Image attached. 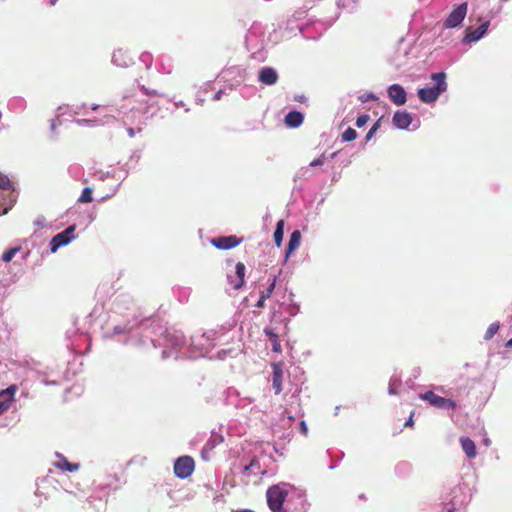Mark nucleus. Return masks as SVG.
I'll return each mask as SVG.
<instances>
[{"label":"nucleus","instance_id":"obj_1","mask_svg":"<svg viewBox=\"0 0 512 512\" xmlns=\"http://www.w3.org/2000/svg\"><path fill=\"white\" fill-rule=\"evenodd\" d=\"M431 79L435 82L434 87L421 88L418 90V97L424 103H432L437 100L439 95L446 91L447 83L444 72L433 73Z\"/></svg>","mask_w":512,"mask_h":512},{"label":"nucleus","instance_id":"obj_2","mask_svg":"<svg viewBox=\"0 0 512 512\" xmlns=\"http://www.w3.org/2000/svg\"><path fill=\"white\" fill-rule=\"evenodd\" d=\"M288 495L285 485H273L266 492L267 503L273 512H285L283 503Z\"/></svg>","mask_w":512,"mask_h":512},{"label":"nucleus","instance_id":"obj_3","mask_svg":"<svg viewBox=\"0 0 512 512\" xmlns=\"http://www.w3.org/2000/svg\"><path fill=\"white\" fill-rule=\"evenodd\" d=\"M195 469V461L191 456L185 455L174 462V474L180 479H186L192 475Z\"/></svg>","mask_w":512,"mask_h":512},{"label":"nucleus","instance_id":"obj_4","mask_svg":"<svg viewBox=\"0 0 512 512\" xmlns=\"http://www.w3.org/2000/svg\"><path fill=\"white\" fill-rule=\"evenodd\" d=\"M419 398L427 401L431 406L438 409H455L456 402L453 399L444 398L433 391H427L419 395Z\"/></svg>","mask_w":512,"mask_h":512},{"label":"nucleus","instance_id":"obj_5","mask_svg":"<svg viewBox=\"0 0 512 512\" xmlns=\"http://www.w3.org/2000/svg\"><path fill=\"white\" fill-rule=\"evenodd\" d=\"M76 230L75 225L67 227L64 231L56 234L50 242V250L55 253L60 247L70 243L74 239V232Z\"/></svg>","mask_w":512,"mask_h":512},{"label":"nucleus","instance_id":"obj_6","mask_svg":"<svg viewBox=\"0 0 512 512\" xmlns=\"http://www.w3.org/2000/svg\"><path fill=\"white\" fill-rule=\"evenodd\" d=\"M468 10L467 3H462L458 5L446 18L444 21V28H455L458 27L462 21L464 20Z\"/></svg>","mask_w":512,"mask_h":512},{"label":"nucleus","instance_id":"obj_7","mask_svg":"<svg viewBox=\"0 0 512 512\" xmlns=\"http://www.w3.org/2000/svg\"><path fill=\"white\" fill-rule=\"evenodd\" d=\"M223 441L224 438L221 434L212 432L210 438L201 450V458L204 461L211 460L214 448L223 443Z\"/></svg>","mask_w":512,"mask_h":512},{"label":"nucleus","instance_id":"obj_8","mask_svg":"<svg viewBox=\"0 0 512 512\" xmlns=\"http://www.w3.org/2000/svg\"><path fill=\"white\" fill-rule=\"evenodd\" d=\"M242 242V238H238L235 235L221 236L213 238L211 244L220 250H228L238 246Z\"/></svg>","mask_w":512,"mask_h":512},{"label":"nucleus","instance_id":"obj_9","mask_svg":"<svg viewBox=\"0 0 512 512\" xmlns=\"http://www.w3.org/2000/svg\"><path fill=\"white\" fill-rule=\"evenodd\" d=\"M388 96L390 100L398 105H404L407 101V94L405 89L399 84H393L388 88Z\"/></svg>","mask_w":512,"mask_h":512},{"label":"nucleus","instance_id":"obj_10","mask_svg":"<svg viewBox=\"0 0 512 512\" xmlns=\"http://www.w3.org/2000/svg\"><path fill=\"white\" fill-rule=\"evenodd\" d=\"M489 27V21L482 23L477 29L467 28L466 34L463 37V43L468 44L476 42L481 39Z\"/></svg>","mask_w":512,"mask_h":512},{"label":"nucleus","instance_id":"obj_11","mask_svg":"<svg viewBox=\"0 0 512 512\" xmlns=\"http://www.w3.org/2000/svg\"><path fill=\"white\" fill-rule=\"evenodd\" d=\"M272 386L275 394H280L282 391V379H283V365L282 363H272Z\"/></svg>","mask_w":512,"mask_h":512},{"label":"nucleus","instance_id":"obj_12","mask_svg":"<svg viewBox=\"0 0 512 512\" xmlns=\"http://www.w3.org/2000/svg\"><path fill=\"white\" fill-rule=\"evenodd\" d=\"M392 122L398 129H406L412 123V116L406 110H398L394 113Z\"/></svg>","mask_w":512,"mask_h":512},{"label":"nucleus","instance_id":"obj_13","mask_svg":"<svg viewBox=\"0 0 512 512\" xmlns=\"http://www.w3.org/2000/svg\"><path fill=\"white\" fill-rule=\"evenodd\" d=\"M258 79L265 85H273L278 80V74L273 68L264 67L260 70Z\"/></svg>","mask_w":512,"mask_h":512},{"label":"nucleus","instance_id":"obj_14","mask_svg":"<svg viewBox=\"0 0 512 512\" xmlns=\"http://www.w3.org/2000/svg\"><path fill=\"white\" fill-rule=\"evenodd\" d=\"M56 457L58 461L54 463V466L62 471L75 472L80 467L78 463L69 462L67 458L60 453H56Z\"/></svg>","mask_w":512,"mask_h":512},{"label":"nucleus","instance_id":"obj_15","mask_svg":"<svg viewBox=\"0 0 512 512\" xmlns=\"http://www.w3.org/2000/svg\"><path fill=\"white\" fill-rule=\"evenodd\" d=\"M461 447L469 459L476 457V446L475 443L469 438L462 436L460 438Z\"/></svg>","mask_w":512,"mask_h":512},{"label":"nucleus","instance_id":"obj_16","mask_svg":"<svg viewBox=\"0 0 512 512\" xmlns=\"http://www.w3.org/2000/svg\"><path fill=\"white\" fill-rule=\"evenodd\" d=\"M303 115L298 111H291L285 116V124L288 127L296 128L300 126L303 122Z\"/></svg>","mask_w":512,"mask_h":512},{"label":"nucleus","instance_id":"obj_17","mask_svg":"<svg viewBox=\"0 0 512 512\" xmlns=\"http://www.w3.org/2000/svg\"><path fill=\"white\" fill-rule=\"evenodd\" d=\"M301 241V233L299 230H295L292 232L288 246L286 249V258H288L300 245Z\"/></svg>","mask_w":512,"mask_h":512},{"label":"nucleus","instance_id":"obj_18","mask_svg":"<svg viewBox=\"0 0 512 512\" xmlns=\"http://www.w3.org/2000/svg\"><path fill=\"white\" fill-rule=\"evenodd\" d=\"M235 278H237V281H235V290H238L243 287L245 283V265L242 262H238L235 267Z\"/></svg>","mask_w":512,"mask_h":512},{"label":"nucleus","instance_id":"obj_19","mask_svg":"<svg viewBox=\"0 0 512 512\" xmlns=\"http://www.w3.org/2000/svg\"><path fill=\"white\" fill-rule=\"evenodd\" d=\"M264 333L269 337L272 343V351L275 353H281L282 347L278 334L274 333V331L268 327L264 328Z\"/></svg>","mask_w":512,"mask_h":512},{"label":"nucleus","instance_id":"obj_20","mask_svg":"<svg viewBox=\"0 0 512 512\" xmlns=\"http://www.w3.org/2000/svg\"><path fill=\"white\" fill-rule=\"evenodd\" d=\"M285 221L283 219L276 223V229L274 231V243L277 247H280L283 241Z\"/></svg>","mask_w":512,"mask_h":512},{"label":"nucleus","instance_id":"obj_21","mask_svg":"<svg viewBox=\"0 0 512 512\" xmlns=\"http://www.w3.org/2000/svg\"><path fill=\"white\" fill-rule=\"evenodd\" d=\"M127 55L122 50H118L113 54V62L117 65L126 66L128 62L126 61Z\"/></svg>","mask_w":512,"mask_h":512},{"label":"nucleus","instance_id":"obj_22","mask_svg":"<svg viewBox=\"0 0 512 512\" xmlns=\"http://www.w3.org/2000/svg\"><path fill=\"white\" fill-rule=\"evenodd\" d=\"M499 328H500V325L498 322L490 324L485 332L484 339L485 340L492 339L494 337V335L498 332Z\"/></svg>","mask_w":512,"mask_h":512},{"label":"nucleus","instance_id":"obj_23","mask_svg":"<svg viewBox=\"0 0 512 512\" xmlns=\"http://www.w3.org/2000/svg\"><path fill=\"white\" fill-rule=\"evenodd\" d=\"M357 138V132L355 129L349 127L342 133V140L345 142H351Z\"/></svg>","mask_w":512,"mask_h":512},{"label":"nucleus","instance_id":"obj_24","mask_svg":"<svg viewBox=\"0 0 512 512\" xmlns=\"http://www.w3.org/2000/svg\"><path fill=\"white\" fill-rule=\"evenodd\" d=\"M276 281H277V276L274 275L271 279V283H270L269 287L266 290L261 292L262 298L268 299L271 297V295L275 289V286H276Z\"/></svg>","mask_w":512,"mask_h":512},{"label":"nucleus","instance_id":"obj_25","mask_svg":"<svg viewBox=\"0 0 512 512\" xmlns=\"http://www.w3.org/2000/svg\"><path fill=\"white\" fill-rule=\"evenodd\" d=\"M93 198H92V190L88 187L84 188L82 193H81V196L79 198V202L81 203H90L92 202Z\"/></svg>","mask_w":512,"mask_h":512},{"label":"nucleus","instance_id":"obj_26","mask_svg":"<svg viewBox=\"0 0 512 512\" xmlns=\"http://www.w3.org/2000/svg\"><path fill=\"white\" fill-rule=\"evenodd\" d=\"M0 188L9 190L12 188V182L7 175L0 173Z\"/></svg>","mask_w":512,"mask_h":512},{"label":"nucleus","instance_id":"obj_27","mask_svg":"<svg viewBox=\"0 0 512 512\" xmlns=\"http://www.w3.org/2000/svg\"><path fill=\"white\" fill-rule=\"evenodd\" d=\"M15 392H16V387L14 385H12V386H10V387H8L5 390H2L0 392V398L8 396L7 399H11V402H13Z\"/></svg>","mask_w":512,"mask_h":512},{"label":"nucleus","instance_id":"obj_28","mask_svg":"<svg viewBox=\"0 0 512 512\" xmlns=\"http://www.w3.org/2000/svg\"><path fill=\"white\" fill-rule=\"evenodd\" d=\"M18 251H19V248L8 249L6 252L3 253L2 260L4 262H10Z\"/></svg>","mask_w":512,"mask_h":512},{"label":"nucleus","instance_id":"obj_29","mask_svg":"<svg viewBox=\"0 0 512 512\" xmlns=\"http://www.w3.org/2000/svg\"><path fill=\"white\" fill-rule=\"evenodd\" d=\"M380 122H381V118L378 119L373 124V126L370 128V130L368 131V133L366 134V137H365L366 141H369L374 136V134L377 132V130L380 128Z\"/></svg>","mask_w":512,"mask_h":512},{"label":"nucleus","instance_id":"obj_30","mask_svg":"<svg viewBox=\"0 0 512 512\" xmlns=\"http://www.w3.org/2000/svg\"><path fill=\"white\" fill-rule=\"evenodd\" d=\"M254 467L259 468V461L255 457L251 459L249 464L243 466V473L247 474L248 471L253 470Z\"/></svg>","mask_w":512,"mask_h":512},{"label":"nucleus","instance_id":"obj_31","mask_svg":"<svg viewBox=\"0 0 512 512\" xmlns=\"http://www.w3.org/2000/svg\"><path fill=\"white\" fill-rule=\"evenodd\" d=\"M369 120H370V116L368 114H362V115L358 116V118L356 120V126L358 128H361V127L365 126Z\"/></svg>","mask_w":512,"mask_h":512},{"label":"nucleus","instance_id":"obj_32","mask_svg":"<svg viewBox=\"0 0 512 512\" xmlns=\"http://www.w3.org/2000/svg\"><path fill=\"white\" fill-rule=\"evenodd\" d=\"M11 399H3L0 401V415L5 413L11 406Z\"/></svg>","mask_w":512,"mask_h":512},{"label":"nucleus","instance_id":"obj_33","mask_svg":"<svg viewBox=\"0 0 512 512\" xmlns=\"http://www.w3.org/2000/svg\"><path fill=\"white\" fill-rule=\"evenodd\" d=\"M325 162V156L324 155H321L320 157H318L317 159L313 160L311 163H310V166L312 167H315V166H319V165H323Z\"/></svg>","mask_w":512,"mask_h":512},{"label":"nucleus","instance_id":"obj_34","mask_svg":"<svg viewBox=\"0 0 512 512\" xmlns=\"http://www.w3.org/2000/svg\"><path fill=\"white\" fill-rule=\"evenodd\" d=\"M300 432L304 435V436H307L308 434V427L305 423V421H301L300 422Z\"/></svg>","mask_w":512,"mask_h":512},{"label":"nucleus","instance_id":"obj_35","mask_svg":"<svg viewBox=\"0 0 512 512\" xmlns=\"http://www.w3.org/2000/svg\"><path fill=\"white\" fill-rule=\"evenodd\" d=\"M265 301H266V298H262V295L260 294V298L259 300L257 301L256 303V307L258 308H264L265 306Z\"/></svg>","mask_w":512,"mask_h":512},{"label":"nucleus","instance_id":"obj_36","mask_svg":"<svg viewBox=\"0 0 512 512\" xmlns=\"http://www.w3.org/2000/svg\"><path fill=\"white\" fill-rule=\"evenodd\" d=\"M228 281L233 289H235V281H237V278H235L234 275H228Z\"/></svg>","mask_w":512,"mask_h":512},{"label":"nucleus","instance_id":"obj_37","mask_svg":"<svg viewBox=\"0 0 512 512\" xmlns=\"http://www.w3.org/2000/svg\"><path fill=\"white\" fill-rule=\"evenodd\" d=\"M406 427L413 426V414L410 415L409 419L404 424Z\"/></svg>","mask_w":512,"mask_h":512},{"label":"nucleus","instance_id":"obj_38","mask_svg":"<svg viewBox=\"0 0 512 512\" xmlns=\"http://www.w3.org/2000/svg\"><path fill=\"white\" fill-rule=\"evenodd\" d=\"M376 97L373 94H369L366 97L361 98L362 102H365L367 100H374Z\"/></svg>","mask_w":512,"mask_h":512},{"label":"nucleus","instance_id":"obj_39","mask_svg":"<svg viewBox=\"0 0 512 512\" xmlns=\"http://www.w3.org/2000/svg\"><path fill=\"white\" fill-rule=\"evenodd\" d=\"M127 132H128V135L130 137H134L135 136V130L133 128H128Z\"/></svg>","mask_w":512,"mask_h":512},{"label":"nucleus","instance_id":"obj_40","mask_svg":"<svg viewBox=\"0 0 512 512\" xmlns=\"http://www.w3.org/2000/svg\"><path fill=\"white\" fill-rule=\"evenodd\" d=\"M506 346L507 347H512V338L510 340H508V342L506 343Z\"/></svg>","mask_w":512,"mask_h":512},{"label":"nucleus","instance_id":"obj_41","mask_svg":"<svg viewBox=\"0 0 512 512\" xmlns=\"http://www.w3.org/2000/svg\"><path fill=\"white\" fill-rule=\"evenodd\" d=\"M233 512H254V511L248 510V509H244V510H238V511H233Z\"/></svg>","mask_w":512,"mask_h":512},{"label":"nucleus","instance_id":"obj_42","mask_svg":"<svg viewBox=\"0 0 512 512\" xmlns=\"http://www.w3.org/2000/svg\"><path fill=\"white\" fill-rule=\"evenodd\" d=\"M56 1H57V0H50V4H51L52 6H54V5L56 4Z\"/></svg>","mask_w":512,"mask_h":512},{"label":"nucleus","instance_id":"obj_43","mask_svg":"<svg viewBox=\"0 0 512 512\" xmlns=\"http://www.w3.org/2000/svg\"><path fill=\"white\" fill-rule=\"evenodd\" d=\"M448 512H454V510H453V509H450V510H448Z\"/></svg>","mask_w":512,"mask_h":512}]
</instances>
